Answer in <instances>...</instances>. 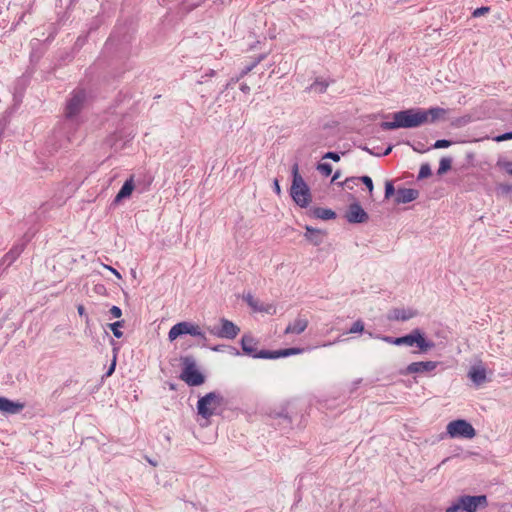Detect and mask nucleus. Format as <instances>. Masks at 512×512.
I'll return each instance as SVG.
<instances>
[{"mask_svg":"<svg viewBox=\"0 0 512 512\" xmlns=\"http://www.w3.org/2000/svg\"><path fill=\"white\" fill-rule=\"evenodd\" d=\"M24 404L18 401H12L6 397H0V412L3 414L14 415L21 412Z\"/></svg>","mask_w":512,"mask_h":512,"instance_id":"13","label":"nucleus"},{"mask_svg":"<svg viewBox=\"0 0 512 512\" xmlns=\"http://www.w3.org/2000/svg\"><path fill=\"white\" fill-rule=\"evenodd\" d=\"M308 326V320L305 317L298 316L294 322L290 323L284 333L285 334H301L306 330Z\"/></svg>","mask_w":512,"mask_h":512,"instance_id":"18","label":"nucleus"},{"mask_svg":"<svg viewBox=\"0 0 512 512\" xmlns=\"http://www.w3.org/2000/svg\"><path fill=\"white\" fill-rule=\"evenodd\" d=\"M216 75V71L213 70V69H210L206 74L205 76L206 77H214Z\"/></svg>","mask_w":512,"mask_h":512,"instance_id":"56","label":"nucleus"},{"mask_svg":"<svg viewBox=\"0 0 512 512\" xmlns=\"http://www.w3.org/2000/svg\"><path fill=\"white\" fill-rule=\"evenodd\" d=\"M256 66L254 65L253 62H251L250 64L246 65L240 72L239 76H237L235 78V81H239L240 79H242L244 76H246L249 72H251Z\"/></svg>","mask_w":512,"mask_h":512,"instance_id":"35","label":"nucleus"},{"mask_svg":"<svg viewBox=\"0 0 512 512\" xmlns=\"http://www.w3.org/2000/svg\"><path fill=\"white\" fill-rule=\"evenodd\" d=\"M105 267L107 269H109L117 278L121 279V274L116 269H114L111 266H105Z\"/></svg>","mask_w":512,"mask_h":512,"instance_id":"54","label":"nucleus"},{"mask_svg":"<svg viewBox=\"0 0 512 512\" xmlns=\"http://www.w3.org/2000/svg\"><path fill=\"white\" fill-rule=\"evenodd\" d=\"M504 168L506 172L512 176V162H507L504 164Z\"/></svg>","mask_w":512,"mask_h":512,"instance_id":"52","label":"nucleus"},{"mask_svg":"<svg viewBox=\"0 0 512 512\" xmlns=\"http://www.w3.org/2000/svg\"><path fill=\"white\" fill-rule=\"evenodd\" d=\"M357 180V177H351V178H347L343 183H340V185H345L346 187H348L349 189H352L353 186L352 184L350 183H353L355 184Z\"/></svg>","mask_w":512,"mask_h":512,"instance_id":"46","label":"nucleus"},{"mask_svg":"<svg viewBox=\"0 0 512 512\" xmlns=\"http://www.w3.org/2000/svg\"><path fill=\"white\" fill-rule=\"evenodd\" d=\"M147 461H148L151 465H153V466H156V465H157V463H156V462H154L153 460H151V459H149V458H147Z\"/></svg>","mask_w":512,"mask_h":512,"instance_id":"61","label":"nucleus"},{"mask_svg":"<svg viewBox=\"0 0 512 512\" xmlns=\"http://www.w3.org/2000/svg\"><path fill=\"white\" fill-rule=\"evenodd\" d=\"M77 311H78V314L80 316H85L86 317V322L89 321V317L86 315L85 307L83 305H78Z\"/></svg>","mask_w":512,"mask_h":512,"instance_id":"48","label":"nucleus"},{"mask_svg":"<svg viewBox=\"0 0 512 512\" xmlns=\"http://www.w3.org/2000/svg\"><path fill=\"white\" fill-rule=\"evenodd\" d=\"M499 189H500L503 193L508 194V193H510V192L512 191V185H510V184H501V185L499 186Z\"/></svg>","mask_w":512,"mask_h":512,"instance_id":"47","label":"nucleus"},{"mask_svg":"<svg viewBox=\"0 0 512 512\" xmlns=\"http://www.w3.org/2000/svg\"><path fill=\"white\" fill-rule=\"evenodd\" d=\"M278 416L280 418L283 419V421L287 424V425H290L291 424V419L290 417L287 415V413H284V412H281L278 414Z\"/></svg>","mask_w":512,"mask_h":512,"instance_id":"49","label":"nucleus"},{"mask_svg":"<svg viewBox=\"0 0 512 512\" xmlns=\"http://www.w3.org/2000/svg\"><path fill=\"white\" fill-rule=\"evenodd\" d=\"M292 175L293 180L290 188V195L298 206L306 208L311 202V193L304 179L299 174V167L297 163L292 167Z\"/></svg>","mask_w":512,"mask_h":512,"instance_id":"2","label":"nucleus"},{"mask_svg":"<svg viewBox=\"0 0 512 512\" xmlns=\"http://www.w3.org/2000/svg\"><path fill=\"white\" fill-rule=\"evenodd\" d=\"M86 102V93L84 90L78 89L73 91L68 99L65 107V119L67 122L77 121L80 112Z\"/></svg>","mask_w":512,"mask_h":512,"instance_id":"5","label":"nucleus"},{"mask_svg":"<svg viewBox=\"0 0 512 512\" xmlns=\"http://www.w3.org/2000/svg\"><path fill=\"white\" fill-rule=\"evenodd\" d=\"M191 322L182 321L173 325L168 333L169 341L176 340L179 336L189 334Z\"/></svg>","mask_w":512,"mask_h":512,"instance_id":"17","label":"nucleus"},{"mask_svg":"<svg viewBox=\"0 0 512 512\" xmlns=\"http://www.w3.org/2000/svg\"><path fill=\"white\" fill-rule=\"evenodd\" d=\"M511 139H512V131L506 132L504 134L498 135L493 138V140L496 142H503V141L511 140Z\"/></svg>","mask_w":512,"mask_h":512,"instance_id":"39","label":"nucleus"},{"mask_svg":"<svg viewBox=\"0 0 512 512\" xmlns=\"http://www.w3.org/2000/svg\"><path fill=\"white\" fill-rule=\"evenodd\" d=\"M274 191L276 192V194H280L281 193V188H280V185H279V182L277 179L274 180Z\"/></svg>","mask_w":512,"mask_h":512,"instance_id":"53","label":"nucleus"},{"mask_svg":"<svg viewBox=\"0 0 512 512\" xmlns=\"http://www.w3.org/2000/svg\"><path fill=\"white\" fill-rule=\"evenodd\" d=\"M323 159H331L338 162L340 160V155L337 152H327L324 154Z\"/></svg>","mask_w":512,"mask_h":512,"instance_id":"41","label":"nucleus"},{"mask_svg":"<svg viewBox=\"0 0 512 512\" xmlns=\"http://www.w3.org/2000/svg\"><path fill=\"white\" fill-rule=\"evenodd\" d=\"M134 180H133V177L131 176L129 179H127L124 184L122 185L121 189L119 190V192L117 193L116 197L114 198V201L113 203L114 204H118L120 203L123 199L125 198H128L133 190H134Z\"/></svg>","mask_w":512,"mask_h":512,"instance_id":"21","label":"nucleus"},{"mask_svg":"<svg viewBox=\"0 0 512 512\" xmlns=\"http://www.w3.org/2000/svg\"><path fill=\"white\" fill-rule=\"evenodd\" d=\"M237 81H235V78H231V80L227 83L226 85V89L229 88L231 85H233L234 83H236Z\"/></svg>","mask_w":512,"mask_h":512,"instance_id":"58","label":"nucleus"},{"mask_svg":"<svg viewBox=\"0 0 512 512\" xmlns=\"http://www.w3.org/2000/svg\"><path fill=\"white\" fill-rule=\"evenodd\" d=\"M452 159L450 157H442L437 170L438 175H443L451 169Z\"/></svg>","mask_w":512,"mask_h":512,"instance_id":"28","label":"nucleus"},{"mask_svg":"<svg viewBox=\"0 0 512 512\" xmlns=\"http://www.w3.org/2000/svg\"><path fill=\"white\" fill-rule=\"evenodd\" d=\"M339 177H340V172H339V171H337V172L334 174V176H333V178H332V181H335V180H336V179H338Z\"/></svg>","mask_w":512,"mask_h":512,"instance_id":"59","label":"nucleus"},{"mask_svg":"<svg viewBox=\"0 0 512 512\" xmlns=\"http://www.w3.org/2000/svg\"><path fill=\"white\" fill-rule=\"evenodd\" d=\"M489 10H490V8H489V7L482 6V7H480V8L475 9V10L472 12V16H473V17H480V16H482V15H484V14L488 13V12H489Z\"/></svg>","mask_w":512,"mask_h":512,"instance_id":"38","label":"nucleus"},{"mask_svg":"<svg viewBox=\"0 0 512 512\" xmlns=\"http://www.w3.org/2000/svg\"><path fill=\"white\" fill-rule=\"evenodd\" d=\"M230 350H231V354L236 355V356L240 355V352L236 348L230 347Z\"/></svg>","mask_w":512,"mask_h":512,"instance_id":"57","label":"nucleus"},{"mask_svg":"<svg viewBox=\"0 0 512 512\" xmlns=\"http://www.w3.org/2000/svg\"><path fill=\"white\" fill-rule=\"evenodd\" d=\"M258 341L250 334H244L241 338V348L245 355L252 358L270 359L271 351L257 349Z\"/></svg>","mask_w":512,"mask_h":512,"instance_id":"7","label":"nucleus"},{"mask_svg":"<svg viewBox=\"0 0 512 512\" xmlns=\"http://www.w3.org/2000/svg\"><path fill=\"white\" fill-rule=\"evenodd\" d=\"M240 90L243 93H249L250 92V87L247 84L243 83V84L240 85Z\"/></svg>","mask_w":512,"mask_h":512,"instance_id":"55","label":"nucleus"},{"mask_svg":"<svg viewBox=\"0 0 512 512\" xmlns=\"http://www.w3.org/2000/svg\"><path fill=\"white\" fill-rule=\"evenodd\" d=\"M364 149H365L367 152H369L370 154H372V155H376V156H381V155H383V156H386V155H388V154H390V153H391V151H392V146H388V147L386 148V150H385L383 153L374 152V151L370 150V149H369V148H367V147H365Z\"/></svg>","mask_w":512,"mask_h":512,"instance_id":"43","label":"nucleus"},{"mask_svg":"<svg viewBox=\"0 0 512 512\" xmlns=\"http://www.w3.org/2000/svg\"><path fill=\"white\" fill-rule=\"evenodd\" d=\"M396 195V191L392 182L388 181L385 184V198L389 199L391 196Z\"/></svg>","mask_w":512,"mask_h":512,"instance_id":"36","label":"nucleus"},{"mask_svg":"<svg viewBox=\"0 0 512 512\" xmlns=\"http://www.w3.org/2000/svg\"><path fill=\"white\" fill-rule=\"evenodd\" d=\"M461 511L476 512L478 508H485L488 505L487 497L485 495H462L459 497Z\"/></svg>","mask_w":512,"mask_h":512,"instance_id":"9","label":"nucleus"},{"mask_svg":"<svg viewBox=\"0 0 512 512\" xmlns=\"http://www.w3.org/2000/svg\"><path fill=\"white\" fill-rule=\"evenodd\" d=\"M115 367H116V353L113 356L112 363L110 364L107 372L105 373V376L106 377L111 376L114 373V371H115Z\"/></svg>","mask_w":512,"mask_h":512,"instance_id":"44","label":"nucleus"},{"mask_svg":"<svg viewBox=\"0 0 512 512\" xmlns=\"http://www.w3.org/2000/svg\"><path fill=\"white\" fill-rule=\"evenodd\" d=\"M329 84L325 80L316 79L309 87V90L316 93H324Z\"/></svg>","mask_w":512,"mask_h":512,"instance_id":"27","label":"nucleus"},{"mask_svg":"<svg viewBox=\"0 0 512 512\" xmlns=\"http://www.w3.org/2000/svg\"><path fill=\"white\" fill-rule=\"evenodd\" d=\"M439 362L437 361H419V362H412L410 363L405 371L404 374H423V373H429L433 370H435L438 366Z\"/></svg>","mask_w":512,"mask_h":512,"instance_id":"12","label":"nucleus"},{"mask_svg":"<svg viewBox=\"0 0 512 512\" xmlns=\"http://www.w3.org/2000/svg\"><path fill=\"white\" fill-rule=\"evenodd\" d=\"M376 338L392 345L396 346H410L411 347V332L407 335L401 336V337H392V336H386V335H378Z\"/></svg>","mask_w":512,"mask_h":512,"instance_id":"23","label":"nucleus"},{"mask_svg":"<svg viewBox=\"0 0 512 512\" xmlns=\"http://www.w3.org/2000/svg\"><path fill=\"white\" fill-rule=\"evenodd\" d=\"M110 314L114 318H120L122 316V310L118 306H112L110 308Z\"/></svg>","mask_w":512,"mask_h":512,"instance_id":"45","label":"nucleus"},{"mask_svg":"<svg viewBox=\"0 0 512 512\" xmlns=\"http://www.w3.org/2000/svg\"><path fill=\"white\" fill-rule=\"evenodd\" d=\"M305 230V238L313 245L318 246L323 242L324 233L320 229L306 226Z\"/></svg>","mask_w":512,"mask_h":512,"instance_id":"24","label":"nucleus"},{"mask_svg":"<svg viewBox=\"0 0 512 512\" xmlns=\"http://www.w3.org/2000/svg\"><path fill=\"white\" fill-rule=\"evenodd\" d=\"M468 377L477 386L483 384L486 381V369L479 366H472L468 372Z\"/></svg>","mask_w":512,"mask_h":512,"instance_id":"22","label":"nucleus"},{"mask_svg":"<svg viewBox=\"0 0 512 512\" xmlns=\"http://www.w3.org/2000/svg\"><path fill=\"white\" fill-rule=\"evenodd\" d=\"M413 150L418 152V153H424L426 152L428 149H425L423 144H418L417 146H413Z\"/></svg>","mask_w":512,"mask_h":512,"instance_id":"50","label":"nucleus"},{"mask_svg":"<svg viewBox=\"0 0 512 512\" xmlns=\"http://www.w3.org/2000/svg\"><path fill=\"white\" fill-rule=\"evenodd\" d=\"M451 144H452V142H451L450 140L440 139V140H437V141L432 145V148H434V149L447 148V147H449Z\"/></svg>","mask_w":512,"mask_h":512,"instance_id":"37","label":"nucleus"},{"mask_svg":"<svg viewBox=\"0 0 512 512\" xmlns=\"http://www.w3.org/2000/svg\"><path fill=\"white\" fill-rule=\"evenodd\" d=\"M303 351H304L303 348H297V347L275 350V351H271L270 359H278L281 357L297 355V354L302 353Z\"/></svg>","mask_w":512,"mask_h":512,"instance_id":"25","label":"nucleus"},{"mask_svg":"<svg viewBox=\"0 0 512 512\" xmlns=\"http://www.w3.org/2000/svg\"><path fill=\"white\" fill-rule=\"evenodd\" d=\"M213 350L214 351H219V347H214Z\"/></svg>","mask_w":512,"mask_h":512,"instance_id":"63","label":"nucleus"},{"mask_svg":"<svg viewBox=\"0 0 512 512\" xmlns=\"http://www.w3.org/2000/svg\"><path fill=\"white\" fill-rule=\"evenodd\" d=\"M317 170L324 176H329L332 173V166L329 163H319Z\"/></svg>","mask_w":512,"mask_h":512,"instance_id":"33","label":"nucleus"},{"mask_svg":"<svg viewBox=\"0 0 512 512\" xmlns=\"http://www.w3.org/2000/svg\"><path fill=\"white\" fill-rule=\"evenodd\" d=\"M418 312L413 309H405V308H396L391 311V313L388 316L389 320L394 321H408L414 317H416Z\"/></svg>","mask_w":512,"mask_h":512,"instance_id":"16","label":"nucleus"},{"mask_svg":"<svg viewBox=\"0 0 512 512\" xmlns=\"http://www.w3.org/2000/svg\"><path fill=\"white\" fill-rule=\"evenodd\" d=\"M414 345L417 346L420 354H426L435 347V343L426 339L423 332L418 328L411 331V346Z\"/></svg>","mask_w":512,"mask_h":512,"instance_id":"10","label":"nucleus"},{"mask_svg":"<svg viewBox=\"0 0 512 512\" xmlns=\"http://www.w3.org/2000/svg\"><path fill=\"white\" fill-rule=\"evenodd\" d=\"M361 383V379H358L357 381L354 382V386L355 388Z\"/></svg>","mask_w":512,"mask_h":512,"instance_id":"62","label":"nucleus"},{"mask_svg":"<svg viewBox=\"0 0 512 512\" xmlns=\"http://www.w3.org/2000/svg\"><path fill=\"white\" fill-rule=\"evenodd\" d=\"M189 335L191 336H194V337H198L202 340H206V336L204 334V332H202V330L200 329V327L194 323L191 322V327H190V331H189Z\"/></svg>","mask_w":512,"mask_h":512,"instance_id":"30","label":"nucleus"},{"mask_svg":"<svg viewBox=\"0 0 512 512\" xmlns=\"http://www.w3.org/2000/svg\"><path fill=\"white\" fill-rule=\"evenodd\" d=\"M431 173L432 172H431L430 165L428 163H424L420 167L418 179L421 180V179L427 178L431 175Z\"/></svg>","mask_w":512,"mask_h":512,"instance_id":"31","label":"nucleus"},{"mask_svg":"<svg viewBox=\"0 0 512 512\" xmlns=\"http://www.w3.org/2000/svg\"><path fill=\"white\" fill-rule=\"evenodd\" d=\"M223 404L224 398L219 392H209L199 398L197 402V412L201 417L209 419L213 415L219 414V410Z\"/></svg>","mask_w":512,"mask_h":512,"instance_id":"3","label":"nucleus"},{"mask_svg":"<svg viewBox=\"0 0 512 512\" xmlns=\"http://www.w3.org/2000/svg\"><path fill=\"white\" fill-rule=\"evenodd\" d=\"M245 302L256 312H265L268 314H274L276 309L273 305H263L258 299H255L251 293H247L243 296Z\"/></svg>","mask_w":512,"mask_h":512,"instance_id":"14","label":"nucleus"},{"mask_svg":"<svg viewBox=\"0 0 512 512\" xmlns=\"http://www.w3.org/2000/svg\"><path fill=\"white\" fill-rule=\"evenodd\" d=\"M308 215L315 219L331 220L336 218V213L328 208L313 207L308 210Z\"/></svg>","mask_w":512,"mask_h":512,"instance_id":"19","label":"nucleus"},{"mask_svg":"<svg viewBox=\"0 0 512 512\" xmlns=\"http://www.w3.org/2000/svg\"><path fill=\"white\" fill-rule=\"evenodd\" d=\"M419 196V191L412 188H399L396 191L395 202L397 204H405L416 200Z\"/></svg>","mask_w":512,"mask_h":512,"instance_id":"15","label":"nucleus"},{"mask_svg":"<svg viewBox=\"0 0 512 512\" xmlns=\"http://www.w3.org/2000/svg\"><path fill=\"white\" fill-rule=\"evenodd\" d=\"M357 180L361 181L367 187L369 192L372 193L373 181H372L371 177L365 175V176L357 177Z\"/></svg>","mask_w":512,"mask_h":512,"instance_id":"34","label":"nucleus"},{"mask_svg":"<svg viewBox=\"0 0 512 512\" xmlns=\"http://www.w3.org/2000/svg\"><path fill=\"white\" fill-rule=\"evenodd\" d=\"M205 77H206L205 75H204V76H202V77H201V79H200V80H198V82H197V83H198V84H203V83H204V81H205V80H204V78H205Z\"/></svg>","mask_w":512,"mask_h":512,"instance_id":"60","label":"nucleus"},{"mask_svg":"<svg viewBox=\"0 0 512 512\" xmlns=\"http://www.w3.org/2000/svg\"><path fill=\"white\" fill-rule=\"evenodd\" d=\"M364 331V323L362 320L355 321L352 326L350 327L348 333L354 334V333H361Z\"/></svg>","mask_w":512,"mask_h":512,"instance_id":"32","label":"nucleus"},{"mask_svg":"<svg viewBox=\"0 0 512 512\" xmlns=\"http://www.w3.org/2000/svg\"><path fill=\"white\" fill-rule=\"evenodd\" d=\"M123 326H124L123 320L108 324V327L111 329V331L113 332V335L116 338H121L123 336V333L120 330V328H122Z\"/></svg>","mask_w":512,"mask_h":512,"instance_id":"29","label":"nucleus"},{"mask_svg":"<svg viewBox=\"0 0 512 512\" xmlns=\"http://www.w3.org/2000/svg\"><path fill=\"white\" fill-rule=\"evenodd\" d=\"M422 113L425 114L426 123L427 122H435L437 119H439L441 116H443L446 111L443 108L440 107H432L427 110L422 109Z\"/></svg>","mask_w":512,"mask_h":512,"instance_id":"26","label":"nucleus"},{"mask_svg":"<svg viewBox=\"0 0 512 512\" xmlns=\"http://www.w3.org/2000/svg\"><path fill=\"white\" fill-rule=\"evenodd\" d=\"M220 324V327H213L210 329L211 334L219 338L234 339L240 332V328L226 318H221Z\"/></svg>","mask_w":512,"mask_h":512,"instance_id":"8","label":"nucleus"},{"mask_svg":"<svg viewBox=\"0 0 512 512\" xmlns=\"http://www.w3.org/2000/svg\"><path fill=\"white\" fill-rule=\"evenodd\" d=\"M392 121L380 123V128L384 131L395 130L399 128H416L426 123L425 114L421 108H410L391 114Z\"/></svg>","mask_w":512,"mask_h":512,"instance_id":"1","label":"nucleus"},{"mask_svg":"<svg viewBox=\"0 0 512 512\" xmlns=\"http://www.w3.org/2000/svg\"><path fill=\"white\" fill-rule=\"evenodd\" d=\"M447 433L451 438L461 437L471 439L476 435L474 427L463 419L449 422L447 425Z\"/></svg>","mask_w":512,"mask_h":512,"instance_id":"6","label":"nucleus"},{"mask_svg":"<svg viewBox=\"0 0 512 512\" xmlns=\"http://www.w3.org/2000/svg\"><path fill=\"white\" fill-rule=\"evenodd\" d=\"M182 5H183V8L186 11H190V10L194 9L195 7H197L199 5V3L198 2H190V1L184 0Z\"/></svg>","mask_w":512,"mask_h":512,"instance_id":"42","label":"nucleus"},{"mask_svg":"<svg viewBox=\"0 0 512 512\" xmlns=\"http://www.w3.org/2000/svg\"><path fill=\"white\" fill-rule=\"evenodd\" d=\"M24 248L25 244L23 242L15 244L2 258V264L10 266L21 255Z\"/></svg>","mask_w":512,"mask_h":512,"instance_id":"20","label":"nucleus"},{"mask_svg":"<svg viewBox=\"0 0 512 512\" xmlns=\"http://www.w3.org/2000/svg\"><path fill=\"white\" fill-rule=\"evenodd\" d=\"M461 511V505L459 502V498L453 502L449 507L446 508L445 512H459Z\"/></svg>","mask_w":512,"mask_h":512,"instance_id":"40","label":"nucleus"},{"mask_svg":"<svg viewBox=\"0 0 512 512\" xmlns=\"http://www.w3.org/2000/svg\"><path fill=\"white\" fill-rule=\"evenodd\" d=\"M183 369L180 374L183 380L189 386H199L204 383V375L197 369L194 357L185 356L181 358Z\"/></svg>","mask_w":512,"mask_h":512,"instance_id":"4","label":"nucleus"},{"mask_svg":"<svg viewBox=\"0 0 512 512\" xmlns=\"http://www.w3.org/2000/svg\"><path fill=\"white\" fill-rule=\"evenodd\" d=\"M266 58V54H261L257 56L252 62L255 66H257L260 62H262Z\"/></svg>","mask_w":512,"mask_h":512,"instance_id":"51","label":"nucleus"},{"mask_svg":"<svg viewBox=\"0 0 512 512\" xmlns=\"http://www.w3.org/2000/svg\"><path fill=\"white\" fill-rule=\"evenodd\" d=\"M346 220L352 224L365 223L369 216L358 202L349 205L345 215Z\"/></svg>","mask_w":512,"mask_h":512,"instance_id":"11","label":"nucleus"}]
</instances>
